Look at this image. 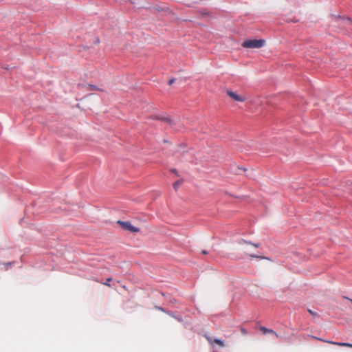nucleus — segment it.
Segmentation results:
<instances>
[{"mask_svg": "<svg viewBox=\"0 0 352 352\" xmlns=\"http://www.w3.org/2000/svg\"><path fill=\"white\" fill-rule=\"evenodd\" d=\"M265 44V41L264 39H252V40H246L242 43V46L244 48H261Z\"/></svg>", "mask_w": 352, "mask_h": 352, "instance_id": "1", "label": "nucleus"}, {"mask_svg": "<svg viewBox=\"0 0 352 352\" xmlns=\"http://www.w3.org/2000/svg\"><path fill=\"white\" fill-rule=\"evenodd\" d=\"M118 224H119L124 230L129 231L132 233L138 232L140 231V228L132 225L130 221H118Z\"/></svg>", "mask_w": 352, "mask_h": 352, "instance_id": "2", "label": "nucleus"}, {"mask_svg": "<svg viewBox=\"0 0 352 352\" xmlns=\"http://www.w3.org/2000/svg\"><path fill=\"white\" fill-rule=\"evenodd\" d=\"M311 338L315 339V340H320V341H322V342H326V343H329V344H334V345H336V346H347V347H351L352 348V344H350V343H346V342H333V341H330V340H324L322 338H318V337H316V336H311Z\"/></svg>", "mask_w": 352, "mask_h": 352, "instance_id": "3", "label": "nucleus"}, {"mask_svg": "<svg viewBox=\"0 0 352 352\" xmlns=\"http://www.w3.org/2000/svg\"><path fill=\"white\" fill-rule=\"evenodd\" d=\"M226 94L232 98L235 101H237V102H244L245 100V97L242 96V95H239L232 91H230V90H226Z\"/></svg>", "mask_w": 352, "mask_h": 352, "instance_id": "4", "label": "nucleus"}, {"mask_svg": "<svg viewBox=\"0 0 352 352\" xmlns=\"http://www.w3.org/2000/svg\"><path fill=\"white\" fill-rule=\"evenodd\" d=\"M259 329L264 334L270 333L275 336L276 338H278V335L272 329H267L265 327H260Z\"/></svg>", "mask_w": 352, "mask_h": 352, "instance_id": "5", "label": "nucleus"}, {"mask_svg": "<svg viewBox=\"0 0 352 352\" xmlns=\"http://www.w3.org/2000/svg\"><path fill=\"white\" fill-rule=\"evenodd\" d=\"M182 180H178L177 182H175L174 184H173V188L175 190H177L178 189V188L182 185Z\"/></svg>", "mask_w": 352, "mask_h": 352, "instance_id": "6", "label": "nucleus"}, {"mask_svg": "<svg viewBox=\"0 0 352 352\" xmlns=\"http://www.w3.org/2000/svg\"><path fill=\"white\" fill-rule=\"evenodd\" d=\"M214 342L217 344H218L219 346H221V347H223L225 346L223 342L219 339H217V338H215L214 340Z\"/></svg>", "mask_w": 352, "mask_h": 352, "instance_id": "7", "label": "nucleus"}, {"mask_svg": "<svg viewBox=\"0 0 352 352\" xmlns=\"http://www.w3.org/2000/svg\"><path fill=\"white\" fill-rule=\"evenodd\" d=\"M162 120H164V121L171 124V120L169 118H162Z\"/></svg>", "mask_w": 352, "mask_h": 352, "instance_id": "8", "label": "nucleus"}, {"mask_svg": "<svg viewBox=\"0 0 352 352\" xmlns=\"http://www.w3.org/2000/svg\"><path fill=\"white\" fill-rule=\"evenodd\" d=\"M175 82V79H174V78L170 79V80H169V82H168V84H169L170 85H173V82Z\"/></svg>", "mask_w": 352, "mask_h": 352, "instance_id": "9", "label": "nucleus"}, {"mask_svg": "<svg viewBox=\"0 0 352 352\" xmlns=\"http://www.w3.org/2000/svg\"><path fill=\"white\" fill-rule=\"evenodd\" d=\"M250 257H254V258H265V257L257 256H254V255H252V254H250Z\"/></svg>", "mask_w": 352, "mask_h": 352, "instance_id": "10", "label": "nucleus"}, {"mask_svg": "<svg viewBox=\"0 0 352 352\" xmlns=\"http://www.w3.org/2000/svg\"><path fill=\"white\" fill-rule=\"evenodd\" d=\"M308 311L313 316H316L317 314L316 313H314V311H312L311 309H309Z\"/></svg>", "mask_w": 352, "mask_h": 352, "instance_id": "11", "label": "nucleus"}, {"mask_svg": "<svg viewBox=\"0 0 352 352\" xmlns=\"http://www.w3.org/2000/svg\"><path fill=\"white\" fill-rule=\"evenodd\" d=\"M89 87L91 88V89H96V87L95 86H93V85H89Z\"/></svg>", "mask_w": 352, "mask_h": 352, "instance_id": "12", "label": "nucleus"}, {"mask_svg": "<svg viewBox=\"0 0 352 352\" xmlns=\"http://www.w3.org/2000/svg\"><path fill=\"white\" fill-rule=\"evenodd\" d=\"M252 245H253L254 246H255V247H256V248H258V245H257V244H253V243H252Z\"/></svg>", "mask_w": 352, "mask_h": 352, "instance_id": "13", "label": "nucleus"}, {"mask_svg": "<svg viewBox=\"0 0 352 352\" xmlns=\"http://www.w3.org/2000/svg\"><path fill=\"white\" fill-rule=\"evenodd\" d=\"M202 253H203L204 254H207V252H206V251H205V250H204V251H202Z\"/></svg>", "mask_w": 352, "mask_h": 352, "instance_id": "14", "label": "nucleus"}, {"mask_svg": "<svg viewBox=\"0 0 352 352\" xmlns=\"http://www.w3.org/2000/svg\"><path fill=\"white\" fill-rule=\"evenodd\" d=\"M172 172L175 173V172H176V170H175V169H173V170H172Z\"/></svg>", "mask_w": 352, "mask_h": 352, "instance_id": "15", "label": "nucleus"}, {"mask_svg": "<svg viewBox=\"0 0 352 352\" xmlns=\"http://www.w3.org/2000/svg\"><path fill=\"white\" fill-rule=\"evenodd\" d=\"M208 340L209 342H211V338H208Z\"/></svg>", "mask_w": 352, "mask_h": 352, "instance_id": "16", "label": "nucleus"}, {"mask_svg": "<svg viewBox=\"0 0 352 352\" xmlns=\"http://www.w3.org/2000/svg\"><path fill=\"white\" fill-rule=\"evenodd\" d=\"M346 298L348 299V298ZM349 300L352 302V299L349 298Z\"/></svg>", "mask_w": 352, "mask_h": 352, "instance_id": "17", "label": "nucleus"}, {"mask_svg": "<svg viewBox=\"0 0 352 352\" xmlns=\"http://www.w3.org/2000/svg\"><path fill=\"white\" fill-rule=\"evenodd\" d=\"M107 281H108V282L110 281V278H107Z\"/></svg>", "mask_w": 352, "mask_h": 352, "instance_id": "18", "label": "nucleus"}]
</instances>
